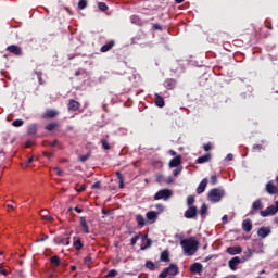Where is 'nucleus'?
<instances>
[{"mask_svg":"<svg viewBox=\"0 0 278 278\" xmlns=\"http://www.w3.org/2000/svg\"><path fill=\"white\" fill-rule=\"evenodd\" d=\"M179 275V267L175 264H170L167 268L163 269V271L157 276V278H167L175 277Z\"/></svg>","mask_w":278,"mask_h":278,"instance_id":"3","label":"nucleus"},{"mask_svg":"<svg viewBox=\"0 0 278 278\" xmlns=\"http://www.w3.org/2000/svg\"><path fill=\"white\" fill-rule=\"evenodd\" d=\"M197 214H199L197 206H189V210L185 211V218H197Z\"/></svg>","mask_w":278,"mask_h":278,"instance_id":"11","label":"nucleus"},{"mask_svg":"<svg viewBox=\"0 0 278 278\" xmlns=\"http://www.w3.org/2000/svg\"><path fill=\"white\" fill-rule=\"evenodd\" d=\"M118 275V270L116 269H111L108 275L105 276V278H114Z\"/></svg>","mask_w":278,"mask_h":278,"instance_id":"40","label":"nucleus"},{"mask_svg":"<svg viewBox=\"0 0 278 278\" xmlns=\"http://www.w3.org/2000/svg\"><path fill=\"white\" fill-rule=\"evenodd\" d=\"M181 167V155H177L176 157L172 159L169 162V168H179Z\"/></svg>","mask_w":278,"mask_h":278,"instance_id":"16","label":"nucleus"},{"mask_svg":"<svg viewBox=\"0 0 278 278\" xmlns=\"http://www.w3.org/2000/svg\"><path fill=\"white\" fill-rule=\"evenodd\" d=\"M73 247H74L77 251H81V249H84V243L81 242V238H79V237H74Z\"/></svg>","mask_w":278,"mask_h":278,"instance_id":"25","label":"nucleus"},{"mask_svg":"<svg viewBox=\"0 0 278 278\" xmlns=\"http://www.w3.org/2000/svg\"><path fill=\"white\" fill-rule=\"evenodd\" d=\"M153 29H156L159 31H162V26L160 24H154Z\"/></svg>","mask_w":278,"mask_h":278,"instance_id":"57","label":"nucleus"},{"mask_svg":"<svg viewBox=\"0 0 278 278\" xmlns=\"http://www.w3.org/2000/svg\"><path fill=\"white\" fill-rule=\"evenodd\" d=\"M115 175L119 180V188H125V177L122 175L121 172H116Z\"/></svg>","mask_w":278,"mask_h":278,"instance_id":"31","label":"nucleus"},{"mask_svg":"<svg viewBox=\"0 0 278 278\" xmlns=\"http://www.w3.org/2000/svg\"><path fill=\"white\" fill-rule=\"evenodd\" d=\"M98 8L101 12H108L109 10L108 4L105 2H99Z\"/></svg>","mask_w":278,"mask_h":278,"instance_id":"38","label":"nucleus"},{"mask_svg":"<svg viewBox=\"0 0 278 278\" xmlns=\"http://www.w3.org/2000/svg\"><path fill=\"white\" fill-rule=\"evenodd\" d=\"M265 190L268 194H277L278 193L277 186H275V184H273V181H269L266 184Z\"/></svg>","mask_w":278,"mask_h":278,"instance_id":"17","label":"nucleus"},{"mask_svg":"<svg viewBox=\"0 0 278 278\" xmlns=\"http://www.w3.org/2000/svg\"><path fill=\"white\" fill-rule=\"evenodd\" d=\"M156 210H159V212H164V205L163 204H156Z\"/></svg>","mask_w":278,"mask_h":278,"instance_id":"56","label":"nucleus"},{"mask_svg":"<svg viewBox=\"0 0 278 278\" xmlns=\"http://www.w3.org/2000/svg\"><path fill=\"white\" fill-rule=\"evenodd\" d=\"M31 162H34V156L29 157V159L26 161V166H27L28 164H31Z\"/></svg>","mask_w":278,"mask_h":278,"instance_id":"63","label":"nucleus"},{"mask_svg":"<svg viewBox=\"0 0 278 278\" xmlns=\"http://www.w3.org/2000/svg\"><path fill=\"white\" fill-rule=\"evenodd\" d=\"M277 212H278V201L276 202L275 205H270L266 210L261 211L260 215L263 218H266L267 216H275V214H277Z\"/></svg>","mask_w":278,"mask_h":278,"instance_id":"6","label":"nucleus"},{"mask_svg":"<svg viewBox=\"0 0 278 278\" xmlns=\"http://www.w3.org/2000/svg\"><path fill=\"white\" fill-rule=\"evenodd\" d=\"M193 204H194V195H189V197L187 198V205H188L189 207H192Z\"/></svg>","mask_w":278,"mask_h":278,"instance_id":"41","label":"nucleus"},{"mask_svg":"<svg viewBox=\"0 0 278 278\" xmlns=\"http://www.w3.org/2000/svg\"><path fill=\"white\" fill-rule=\"evenodd\" d=\"M203 149H204V151H212V144L211 143H205L203 146Z\"/></svg>","mask_w":278,"mask_h":278,"instance_id":"52","label":"nucleus"},{"mask_svg":"<svg viewBox=\"0 0 278 278\" xmlns=\"http://www.w3.org/2000/svg\"><path fill=\"white\" fill-rule=\"evenodd\" d=\"M225 197V191L223 189L214 188L208 191L207 199L211 203H218Z\"/></svg>","mask_w":278,"mask_h":278,"instance_id":"2","label":"nucleus"},{"mask_svg":"<svg viewBox=\"0 0 278 278\" xmlns=\"http://www.w3.org/2000/svg\"><path fill=\"white\" fill-rule=\"evenodd\" d=\"M233 160V154H228L227 156H226V161L227 162H231Z\"/></svg>","mask_w":278,"mask_h":278,"instance_id":"61","label":"nucleus"},{"mask_svg":"<svg viewBox=\"0 0 278 278\" xmlns=\"http://www.w3.org/2000/svg\"><path fill=\"white\" fill-rule=\"evenodd\" d=\"M88 8V0H79L78 10H86Z\"/></svg>","mask_w":278,"mask_h":278,"instance_id":"36","label":"nucleus"},{"mask_svg":"<svg viewBox=\"0 0 278 278\" xmlns=\"http://www.w3.org/2000/svg\"><path fill=\"white\" fill-rule=\"evenodd\" d=\"M36 134H38V126L36 124H30L28 126V135L36 136Z\"/></svg>","mask_w":278,"mask_h":278,"instance_id":"29","label":"nucleus"},{"mask_svg":"<svg viewBox=\"0 0 278 278\" xmlns=\"http://www.w3.org/2000/svg\"><path fill=\"white\" fill-rule=\"evenodd\" d=\"M5 51L12 53V55H15L16 58H21V55H23V49L16 45L7 47Z\"/></svg>","mask_w":278,"mask_h":278,"instance_id":"7","label":"nucleus"},{"mask_svg":"<svg viewBox=\"0 0 278 278\" xmlns=\"http://www.w3.org/2000/svg\"><path fill=\"white\" fill-rule=\"evenodd\" d=\"M181 170H184V167H176V169L173 172L174 177H179Z\"/></svg>","mask_w":278,"mask_h":278,"instance_id":"44","label":"nucleus"},{"mask_svg":"<svg viewBox=\"0 0 278 278\" xmlns=\"http://www.w3.org/2000/svg\"><path fill=\"white\" fill-rule=\"evenodd\" d=\"M90 262H92V256L88 255L84 258L85 264H90Z\"/></svg>","mask_w":278,"mask_h":278,"instance_id":"51","label":"nucleus"},{"mask_svg":"<svg viewBox=\"0 0 278 278\" xmlns=\"http://www.w3.org/2000/svg\"><path fill=\"white\" fill-rule=\"evenodd\" d=\"M257 210H264V204L262 203L261 199H258L252 203V208L249 212V215L253 216Z\"/></svg>","mask_w":278,"mask_h":278,"instance_id":"9","label":"nucleus"},{"mask_svg":"<svg viewBox=\"0 0 278 278\" xmlns=\"http://www.w3.org/2000/svg\"><path fill=\"white\" fill-rule=\"evenodd\" d=\"M190 273H192L193 275H201V273H203V264H201V263H193L190 266Z\"/></svg>","mask_w":278,"mask_h":278,"instance_id":"13","label":"nucleus"},{"mask_svg":"<svg viewBox=\"0 0 278 278\" xmlns=\"http://www.w3.org/2000/svg\"><path fill=\"white\" fill-rule=\"evenodd\" d=\"M242 229L243 231H245V233H250V231H252L253 223L251 222V219H245L242 222Z\"/></svg>","mask_w":278,"mask_h":278,"instance_id":"21","label":"nucleus"},{"mask_svg":"<svg viewBox=\"0 0 278 278\" xmlns=\"http://www.w3.org/2000/svg\"><path fill=\"white\" fill-rule=\"evenodd\" d=\"M47 215H49V211L42 210V211L40 212L41 218H42V216H47Z\"/></svg>","mask_w":278,"mask_h":278,"instance_id":"59","label":"nucleus"},{"mask_svg":"<svg viewBox=\"0 0 278 278\" xmlns=\"http://www.w3.org/2000/svg\"><path fill=\"white\" fill-rule=\"evenodd\" d=\"M142 244L140 247V251H147V249H151V244H153V241L151 239L147 238V236L141 235Z\"/></svg>","mask_w":278,"mask_h":278,"instance_id":"14","label":"nucleus"},{"mask_svg":"<svg viewBox=\"0 0 278 278\" xmlns=\"http://www.w3.org/2000/svg\"><path fill=\"white\" fill-rule=\"evenodd\" d=\"M163 86L166 88V90H175V88H177V79L167 78L165 79Z\"/></svg>","mask_w":278,"mask_h":278,"instance_id":"10","label":"nucleus"},{"mask_svg":"<svg viewBox=\"0 0 278 278\" xmlns=\"http://www.w3.org/2000/svg\"><path fill=\"white\" fill-rule=\"evenodd\" d=\"M146 268H148V270H155V263H153L152 261H147Z\"/></svg>","mask_w":278,"mask_h":278,"instance_id":"39","label":"nucleus"},{"mask_svg":"<svg viewBox=\"0 0 278 278\" xmlns=\"http://www.w3.org/2000/svg\"><path fill=\"white\" fill-rule=\"evenodd\" d=\"M100 144L102 146V149H104V151H110L112 149V146H110L108 139H101Z\"/></svg>","mask_w":278,"mask_h":278,"instance_id":"30","label":"nucleus"},{"mask_svg":"<svg viewBox=\"0 0 278 278\" xmlns=\"http://www.w3.org/2000/svg\"><path fill=\"white\" fill-rule=\"evenodd\" d=\"M54 244H63L68 247L71 244V237L65 238L64 236H58L53 239Z\"/></svg>","mask_w":278,"mask_h":278,"instance_id":"8","label":"nucleus"},{"mask_svg":"<svg viewBox=\"0 0 278 278\" xmlns=\"http://www.w3.org/2000/svg\"><path fill=\"white\" fill-rule=\"evenodd\" d=\"M35 74L37 75V77L39 79V84H42V72H35Z\"/></svg>","mask_w":278,"mask_h":278,"instance_id":"53","label":"nucleus"},{"mask_svg":"<svg viewBox=\"0 0 278 278\" xmlns=\"http://www.w3.org/2000/svg\"><path fill=\"white\" fill-rule=\"evenodd\" d=\"M212 160V154H205L197 159V164H206V162H210Z\"/></svg>","mask_w":278,"mask_h":278,"instance_id":"26","label":"nucleus"},{"mask_svg":"<svg viewBox=\"0 0 278 278\" xmlns=\"http://www.w3.org/2000/svg\"><path fill=\"white\" fill-rule=\"evenodd\" d=\"M206 188H207V178H203L195 190L197 194H203Z\"/></svg>","mask_w":278,"mask_h":278,"instance_id":"19","label":"nucleus"},{"mask_svg":"<svg viewBox=\"0 0 278 278\" xmlns=\"http://www.w3.org/2000/svg\"><path fill=\"white\" fill-rule=\"evenodd\" d=\"M136 220H137L139 229H142V227H144V225H146L144 216L138 214V215H136Z\"/></svg>","mask_w":278,"mask_h":278,"instance_id":"28","label":"nucleus"},{"mask_svg":"<svg viewBox=\"0 0 278 278\" xmlns=\"http://www.w3.org/2000/svg\"><path fill=\"white\" fill-rule=\"evenodd\" d=\"M54 170H55L58 177H62L64 175V172H62V169H60V168H55Z\"/></svg>","mask_w":278,"mask_h":278,"instance_id":"55","label":"nucleus"},{"mask_svg":"<svg viewBox=\"0 0 278 278\" xmlns=\"http://www.w3.org/2000/svg\"><path fill=\"white\" fill-rule=\"evenodd\" d=\"M263 149L262 144H254L252 147V151L255 152V151H261Z\"/></svg>","mask_w":278,"mask_h":278,"instance_id":"49","label":"nucleus"},{"mask_svg":"<svg viewBox=\"0 0 278 278\" xmlns=\"http://www.w3.org/2000/svg\"><path fill=\"white\" fill-rule=\"evenodd\" d=\"M226 252L229 255H240V253H242V247H240V245L229 247V248H227Z\"/></svg>","mask_w":278,"mask_h":278,"instance_id":"18","label":"nucleus"},{"mask_svg":"<svg viewBox=\"0 0 278 278\" xmlns=\"http://www.w3.org/2000/svg\"><path fill=\"white\" fill-rule=\"evenodd\" d=\"M160 260L161 262H170V252H168V250L161 252Z\"/></svg>","mask_w":278,"mask_h":278,"instance_id":"27","label":"nucleus"},{"mask_svg":"<svg viewBox=\"0 0 278 278\" xmlns=\"http://www.w3.org/2000/svg\"><path fill=\"white\" fill-rule=\"evenodd\" d=\"M154 103L157 108H164V105H166V103L164 102V98L159 93L154 94Z\"/></svg>","mask_w":278,"mask_h":278,"instance_id":"23","label":"nucleus"},{"mask_svg":"<svg viewBox=\"0 0 278 278\" xmlns=\"http://www.w3.org/2000/svg\"><path fill=\"white\" fill-rule=\"evenodd\" d=\"M33 144H34V141H27V142L25 143V148H26V149H29V148H31Z\"/></svg>","mask_w":278,"mask_h":278,"instance_id":"58","label":"nucleus"},{"mask_svg":"<svg viewBox=\"0 0 278 278\" xmlns=\"http://www.w3.org/2000/svg\"><path fill=\"white\" fill-rule=\"evenodd\" d=\"M244 262H247L245 256H242L241 258L239 256H235L228 262V266L230 270H238V265L244 264Z\"/></svg>","mask_w":278,"mask_h":278,"instance_id":"5","label":"nucleus"},{"mask_svg":"<svg viewBox=\"0 0 278 278\" xmlns=\"http://www.w3.org/2000/svg\"><path fill=\"white\" fill-rule=\"evenodd\" d=\"M170 197H173V191L170 189H162L154 194V201H160L162 199L168 201Z\"/></svg>","mask_w":278,"mask_h":278,"instance_id":"4","label":"nucleus"},{"mask_svg":"<svg viewBox=\"0 0 278 278\" xmlns=\"http://www.w3.org/2000/svg\"><path fill=\"white\" fill-rule=\"evenodd\" d=\"M200 214H201V216H205V214H207V204H202Z\"/></svg>","mask_w":278,"mask_h":278,"instance_id":"43","label":"nucleus"},{"mask_svg":"<svg viewBox=\"0 0 278 278\" xmlns=\"http://www.w3.org/2000/svg\"><path fill=\"white\" fill-rule=\"evenodd\" d=\"M116 45V41L110 40L105 45H103L100 49L101 53H108V51H112V48Z\"/></svg>","mask_w":278,"mask_h":278,"instance_id":"20","label":"nucleus"},{"mask_svg":"<svg viewBox=\"0 0 278 278\" xmlns=\"http://www.w3.org/2000/svg\"><path fill=\"white\" fill-rule=\"evenodd\" d=\"M59 142H60V141H59L58 139H55V140L53 141V143H50V147L55 148V147H58Z\"/></svg>","mask_w":278,"mask_h":278,"instance_id":"60","label":"nucleus"},{"mask_svg":"<svg viewBox=\"0 0 278 278\" xmlns=\"http://www.w3.org/2000/svg\"><path fill=\"white\" fill-rule=\"evenodd\" d=\"M41 219L47 220V223H53L54 218L50 214L42 215Z\"/></svg>","mask_w":278,"mask_h":278,"instance_id":"42","label":"nucleus"},{"mask_svg":"<svg viewBox=\"0 0 278 278\" xmlns=\"http://www.w3.org/2000/svg\"><path fill=\"white\" fill-rule=\"evenodd\" d=\"M148 220H155V218H157V213L155 211H149L146 214Z\"/></svg>","mask_w":278,"mask_h":278,"instance_id":"34","label":"nucleus"},{"mask_svg":"<svg viewBox=\"0 0 278 278\" xmlns=\"http://www.w3.org/2000/svg\"><path fill=\"white\" fill-rule=\"evenodd\" d=\"M75 212H77L78 214H81V212H84V210L79 208V207H74Z\"/></svg>","mask_w":278,"mask_h":278,"instance_id":"64","label":"nucleus"},{"mask_svg":"<svg viewBox=\"0 0 278 278\" xmlns=\"http://www.w3.org/2000/svg\"><path fill=\"white\" fill-rule=\"evenodd\" d=\"M80 227L83 229L84 233H90V227L88 226V222L86 220V217H80Z\"/></svg>","mask_w":278,"mask_h":278,"instance_id":"24","label":"nucleus"},{"mask_svg":"<svg viewBox=\"0 0 278 278\" xmlns=\"http://www.w3.org/2000/svg\"><path fill=\"white\" fill-rule=\"evenodd\" d=\"M92 190H99L101 189V181H97L91 186Z\"/></svg>","mask_w":278,"mask_h":278,"instance_id":"48","label":"nucleus"},{"mask_svg":"<svg viewBox=\"0 0 278 278\" xmlns=\"http://www.w3.org/2000/svg\"><path fill=\"white\" fill-rule=\"evenodd\" d=\"M257 236L260 238H266L267 236H270V228H268V227H261L257 230Z\"/></svg>","mask_w":278,"mask_h":278,"instance_id":"22","label":"nucleus"},{"mask_svg":"<svg viewBox=\"0 0 278 278\" xmlns=\"http://www.w3.org/2000/svg\"><path fill=\"white\" fill-rule=\"evenodd\" d=\"M81 108V103L79 101L71 99L67 104V110L70 112H77Z\"/></svg>","mask_w":278,"mask_h":278,"instance_id":"12","label":"nucleus"},{"mask_svg":"<svg viewBox=\"0 0 278 278\" xmlns=\"http://www.w3.org/2000/svg\"><path fill=\"white\" fill-rule=\"evenodd\" d=\"M180 245L184 249L185 255H194L199 251V242L194 237L181 240Z\"/></svg>","mask_w":278,"mask_h":278,"instance_id":"1","label":"nucleus"},{"mask_svg":"<svg viewBox=\"0 0 278 278\" xmlns=\"http://www.w3.org/2000/svg\"><path fill=\"white\" fill-rule=\"evenodd\" d=\"M76 192H85L86 191V185H80L79 187H75Z\"/></svg>","mask_w":278,"mask_h":278,"instance_id":"47","label":"nucleus"},{"mask_svg":"<svg viewBox=\"0 0 278 278\" xmlns=\"http://www.w3.org/2000/svg\"><path fill=\"white\" fill-rule=\"evenodd\" d=\"M58 127H60V124L51 123V124L46 125L45 130L46 131H53L54 129H58Z\"/></svg>","mask_w":278,"mask_h":278,"instance_id":"32","label":"nucleus"},{"mask_svg":"<svg viewBox=\"0 0 278 278\" xmlns=\"http://www.w3.org/2000/svg\"><path fill=\"white\" fill-rule=\"evenodd\" d=\"M211 184L212 186H216V184H218V177L216 175L211 176Z\"/></svg>","mask_w":278,"mask_h":278,"instance_id":"46","label":"nucleus"},{"mask_svg":"<svg viewBox=\"0 0 278 278\" xmlns=\"http://www.w3.org/2000/svg\"><path fill=\"white\" fill-rule=\"evenodd\" d=\"M60 115V112H58L56 110L53 109H48L46 110L45 114L42 115V118H55L56 116Z\"/></svg>","mask_w":278,"mask_h":278,"instance_id":"15","label":"nucleus"},{"mask_svg":"<svg viewBox=\"0 0 278 278\" xmlns=\"http://www.w3.org/2000/svg\"><path fill=\"white\" fill-rule=\"evenodd\" d=\"M140 238H142V233H140V232L138 235H136L135 237H132L130 239L131 247H136L137 242L140 240Z\"/></svg>","mask_w":278,"mask_h":278,"instance_id":"35","label":"nucleus"},{"mask_svg":"<svg viewBox=\"0 0 278 278\" xmlns=\"http://www.w3.org/2000/svg\"><path fill=\"white\" fill-rule=\"evenodd\" d=\"M222 220H223V223H227L229 220V217L227 215H224Z\"/></svg>","mask_w":278,"mask_h":278,"instance_id":"62","label":"nucleus"},{"mask_svg":"<svg viewBox=\"0 0 278 278\" xmlns=\"http://www.w3.org/2000/svg\"><path fill=\"white\" fill-rule=\"evenodd\" d=\"M88 160H90V153L79 156V162H88Z\"/></svg>","mask_w":278,"mask_h":278,"instance_id":"45","label":"nucleus"},{"mask_svg":"<svg viewBox=\"0 0 278 278\" xmlns=\"http://www.w3.org/2000/svg\"><path fill=\"white\" fill-rule=\"evenodd\" d=\"M50 263L53 265V266H60V264H62V261H60V256L58 255H54L50 258Z\"/></svg>","mask_w":278,"mask_h":278,"instance_id":"33","label":"nucleus"},{"mask_svg":"<svg viewBox=\"0 0 278 278\" xmlns=\"http://www.w3.org/2000/svg\"><path fill=\"white\" fill-rule=\"evenodd\" d=\"M46 240H49V236L41 235V238L37 240V242H46Z\"/></svg>","mask_w":278,"mask_h":278,"instance_id":"50","label":"nucleus"},{"mask_svg":"<svg viewBox=\"0 0 278 278\" xmlns=\"http://www.w3.org/2000/svg\"><path fill=\"white\" fill-rule=\"evenodd\" d=\"M23 125H25V121H23V119H15L12 123L13 127H23Z\"/></svg>","mask_w":278,"mask_h":278,"instance_id":"37","label":"nucleus"},{"mask_svg":"<svg viewBox=\"0 0 278 278\" xmlns=\"http://www.w3.org/2000/svg\"><path fill=\"white\" fill-rule=\"evenodd\" d=\"M0 275H4V277H8V269H3V267L0 266Z\"/></svg>","mask_w":278,"mask_h":278,"instance_id":"54","label":"nucleus"}]
</instances>
